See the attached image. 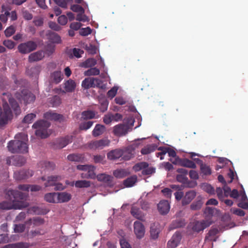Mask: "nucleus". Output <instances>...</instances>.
<instances>
[{
    "label": "nucleus",
    "instance_id": "nucleus-1",
    "mask_svg": "<svg viewBox=\"0 0 248 248\" xmlns=\"http://www.w3.org/2000/svg\"><path fill=\"white\" fill-rule=\"evenodd\" d=\"M15 140L9 142L7 146L8 150L12 153H26L28 152L27 142L28 135L24 133H20L15 137Z\"/></svg>",
    "mask_w": 248,
    "mask_h": 248
},
{
    "label": "nucleus",
    "instance_id": "nucleus-2",
    "mask_svg": "<svg viewBox=\"0 0 248 248\" xmlns=\"http://www.w3.org/2000/svg\"><path fill=\"white\" fill-rule=\"evenodd\" d=\"M212 222L208 220H196L191 222L188 227L187 233L193 235L194 233H199L210 226Z\"/></svg>",
    "mask_w": 248,
    "mask_h": 248
},
{
    "label": "nucleus",
    "instance_id": "nucleus-3",
    "mask_svg": "<svg viewBox=\"0 0 248 248\" xmlns=\"http://www.w3.org/2000/svg\"><path fill=\"white\" fill-rule=\"evenodd\" d=\"M50 123L45 120H40L32 125L33 128L36 129L35 134L41 139H45L48 137L49 134L47 129L50 126Z\"/></svg>",
    "mask_w": 248,
    "mask_h": 248
},
{
    "label": "nucleus",
    "instance_id": "nucleus-4",
    "mask_svg": "<svg viewBox=\"0 0 248 248\" xmlns=\"http://www.w3.org/2000/svg\"><path fill=\"white\" fill-rule=\"evenodd\" d=\"M41 179L43 181H46V182L44 184L46 187L54 186L53 189L55 190H62L64 188L62 183L58 182L61 179V177L59 176H48L47 179L45 176H43Z\"/></svg>",
    "mask_w": 248,
    "mask_h": 248
},
{
    "label": "nucleus",
    "instance_id": "nucleus-5",
    "mask_svg": "<svg viewBox=\"0 0 248 248\" xmlns=\"http://www.w3.org/2000/svg\"><path fill=\"white\" fill-rule=\"evenodd\" d=\"M28 197L27 193H23L18 190H8L6 194V199L15 202L18 200H26Z\"/></svg>",
    "mask_w": 248,
    "mask_h": 248
},
{
    "label": "nucleus",
    "instance_id": "nucleus-6",
    "mask_svg": "<svg viewBox=\"0 0 248 248\" xmlns=\"http://www.w3.org/2000/svg\"><path fill=\"white\" fill-rule=\"evenodd\" d=\"M16 97L20 101H24L25 104L30 103L33 102L35 99V96L28 90H22L20 92L15 93Z\"/></svg>",
    "mask_w": 248,
    "mask_h": 248
},
{
    "label": "nucleus",
    "instance_id": "nucleus-7",
    "mask_svg": "<svg viewBox=\"0 0 248 248\" xmlns=\"http://www.w3.org/2000/svg\"><path fill=\"white\" fill-rule=\"evenodd\" d=\"M37 44L32 41H29L27 42L21 43L18 46L19 52L22 54H27L35 50L37 48Z\"/></svg>",
    "mask_w": 248,
    "mask_h": 248
},
{
    "label": "nucleus",
    "instance_id": "nucleus-8",
    "mask_svg": "<svg viewBox=\"0 0 248 248\" xmlns=\"http://www.w3.org/2000/svg\"><path fill=\"white\" fill-rule=\"evenodd\" d=\"M72 136H66L64 137L58 138L53 142V148L54 149H62L69 143L72 142Z\"/></svg>",
    "mask_w": 248,
    "mask_h": 248
},
{
    "label": "nucleus",
    "instance_id": "nucleus-9",
    "mask_svg": "<svg viewBox=\"0 0 248 248\" xmlns=\"http://www.w3.org/2000/svg\"><path fill=\"white\" fill-rule=\"evenodd\" d=\"M44 117L48 120L58 121L60 123L65 121L64 117L60 114L49 111L44 113Z\"/></svg>",
    "mask_w": 248,
    "mask_h": 248
},
{
    "label": "nucleus",
    "instance_id": "nucleus-10",
    "mask_svg": "<svg viewBox=\"0 0 248 248\" xmlns=\"http://www.w3.org/2000/svg\"><path fill=\"white\" fill-rule=\"evenodd\" d=\"M33 171L30 170H22L14 172V177L17 180L28 179L33 175Z\"/></svg>",
    "mask_w": 248,
    "mask_h": 248
},
{
    "label": "nucleus",
    "instance_id": "nucleus-11",
    "mask_svg": "<svg viewBox=\"0 0 248 248\" xmlns=\"http://www.w3.org/2000/svg\"><path fill=\"white\" fill-rule=\"evenodd\" d=\"M129 126L127 124H119L113 128V133L117 136H123L125 135L128 131Z\"/></svg>",
    "mask_w": 248,
    "mask_h": 248
},
{
    "label": "nucleus",
    "instance_id": "nucleus-12",
    "mask_svg": "<svg viewBox=\"0 0 248 248\" xmlns=\"http://www.w3.org/2000/svg\"><path fill=\"white\" fill-rule=\"evenodd\" d=\"M134 231L138 238H142L145 234V228L143 224L139 221L134 222Z\"/></svg>",
    "mask_w": 248,
    "mask_h": 248
},
{
    "label": "nucleus",
    "instance_id": "nucleus-13",
    "mask_svg": "<svg viewBox=\"0 0 248 248\" xmlns=\"http://www.w3.org/2000/svg\"><path fill=\"white\" fill-rule=\"evenodd\" d=\"M182 236L179 232H176L168 241L167 246L168 248H175L178 246L181 240Z\"/></svg>",
    "mask_w": 248,
    "mask_h": 248
},
{
    "label": "nucleus",
    "instance_id": "nucleus-14",
    "mask_svg": "<svg viewBox=\"0 0 248 248\" xmlns=\"http://www.w3.org/2000/svg\"><path fill=\"white\" fill-rule=\"evenodd\" d=\"M108 141L106 140H94L89 143L88 147L89 149L93 150L102 149L104 146L108 145Z\"/></svg>",
    "mask_w": 248,
    "mask_h": 248
},
{
    "label": "nucleus",
    "instance_id": "nucleus-15",
    "mask_svg": "<svg viewBox=\"0 0 248 248\" xmlns=\"http://www.w3.org/2000/svg\"><path fill=\"white\" fill-rule=\"evenodd\" d=\"M2 94L3 95H7L9 103L15 114L16 115H19L21 112V110L18 103L15 99L11 97V94L5 93H3Z\"/></svg>",
    "mask_w": 248,
    "mask_h": 248
},
{
    "label": "nucleus",
    "instance_id": "nucleus-16",
    "mask_svg": "<svg viewBox=\"0 0 248 248\" xmlns=\"http://www.w3.org/2000/svg\"><path fill=\"white\" fill-rule=\"evenodd\" d=\"M196 196V192L194 190L186 192L182 199V204L183 206L189 204Z\"/></svg>",
    "mask_w": 248,
    "mask_h": 248
},
{
    "label": "nucleus",
    "instance_id": "nucleus-17",
    "mask_svg": "<svg viewBox=\"0 0 248 248\" xmlns=\"http://www.w3.org/2000/svg\"><path fill=\"white\" fill-rule=\"evenodd\" d=\"M158 211L161 215H166L170 211V205L167 200L161 201L157 205Z\"/></svg>",
    "mask_w": 248,
    "mask_h": 248
},
{
    "label": "nucleus",
    "instance_id": "nucleus-18",
    "mask_svg": "<svg viewBox=\"0 0 248 248\" xmlns=\"http://www.w3.org/2000/svg\"><path fill=\"white\" fill-rule=\"evenodd\" d=\"M130 213L136 218L142 221H145V215L139 208L133 206L131 207Z\"/></svg>",
    "mask_w": 248,
    "mask_h": 248
},
{
    "label": "nucleus",
    "instance_id": "nucleus-19",
    "mask_svg": "<svg viewBox=\"0 0 248 248\" xmlns=\"http://www.w3.org/2000/svg\"><path fill=\"white\" fill-rule=\"evenodd\" d=\"M45 56L44 52L42 51H38L35 52L31 53L29 56V62H32L41 60Z\"/></svg>",
    "mask_w": 248,
    "mask_h": 248
},
{
    "label": "nucleus",
    "instance_id": "nucleus-20",
    "mask_svg": "<svg viewBox=\"0 0 248 248\" xmlns=\"http://www.w3.org/2000/svg\"><path fill=\"white\" fill-rule=\"evenodd\" d=\"M97 81L96 78H87L82 81L81 85L85 89L95 88V82Z\"/></svg>",
    "mask_w": 248,
    "mask_h": 248
},
{
    "label": "nucleus",
    "instance_id": "nucleus-21",
    "mask_svg": "<svg viewBox=\"0 0 248 248\" xmlns=\"http://www.w3.org/2000/svg\"><path fill=\"white\" fill-rule=\"evenodd\" d=\"M72 198L70 194L65 192L57 193V203H63L69 202Z\"/></svg>",
    "mask_w": 248,
    "mask_h": 248
},
{
    "label": "nucleus",
    "instance_id": "nucleus-22",
    "mask_svg": "<svg viewBox=\"0 0 248 248\" xmlns=\"http://www.w3.org/2000/svg\"><path fill=\"white\" fill-rule=\"evenodd\" d=\"M158 150L161 151L160 152L156 153V156L158 157H159V155H165L166 153H168L170 157H174L176 156V153L175 151L169 148L160 147Z\"/></svg>",
    "mask_w": 248,
    "mask_h": 248
},
{
    "label": "nucleus",
    "instance_id": "nucleus-23",
    "mask_svg": "<svg viewBox=\"0 0 248 248\" xmlns=\"http://www.w3.org/2000/svg\"><path fill=\"white\" fill-rule=\"evenodd\" d=\"M30 246V244L28 243L18 242L6 245L1 248H29Z\"/></svg>",
    "mask_w": 248,
    "mask_h": 248
},
{
    "label": "nucleus",
    "instance_id": "nucleus-24",
    "mask_svg": "<svg viewBox=\"0 0 248 248\" xmlns=\"http://www.w3.org/2000/svg\"><path fill=\"white\" fill-rule=\"evenodd\" d=\"M12 202L3 201L0 203V209L1 210H10L11 209L20 208V207H16V205L14 204Z\"/></svg>",
    "mask_w": 248,
    "mask_h": 248
},
{
    "label": "nucleus",
    "instance_id": "nucleus-25",
    "mask_svg": "<svg viewBox=\"0 0 248 248\" xmlns=\"http://www.w3.org/2000/svg\"><path fill=\"white\" fill-rule=\"evenodd\" d=\"M160 232V229L158 227V224L153 223L151 224L150 227V234L151 237L155 239L158 238V234Z\"/></svg>",
    "mask_w": 248,
    "mask_h": 248
},
{
    "label": "nucleus",
    "instance_id": "nucleus-26",
    "mask_svg": "<svg viewBox=\"0 0 248 248\" xmlns=\"http://www.w3.org/2000/svg\"><path fill=\"white\" fill-rule=\"evenodd\" d=\"M39 166L44 170H52L55 169V164L52 162L47 161H42L39 162Z\"/></svg>",
    "mask_w": 248,
    "mask_h": 248
},
{
    "label": "nucleus",
    "instance_id": "nucleus-27",
    "mask_svg": "<svg viewBox=\"0 0 248 248\" xmlns=\"http://www.w3.org/2000/svg\"><path fill=\"white\" fill-rule=\"evenodd\" d=\"M105 127L101 124H97L92 132L93 136L94 137L102 135L105 131Z\"/></svg>",
    "mask_w": 248,
    "mask_h": 248
},
{
    "label": "nucleus",
    "instance_id": "nucleus-28",
    "mask_svg": "<svg viewBox=\"0 0 248 248\" xmlns=\"http://www.w3.org/2000/svg\"><path fill=\"white\" fill-rule=\"evenodd\" d=\"M99 89V93L100 94L99 97H101L103 98L108 96V90L107 82L105 83L103 81Z\"/></svg>",
    "mask_w": 248,
    "mask_h": 248
},
{
    "label": "nucleus",
    "instance_id": "nucleus-29",
    "mask_svg": "<svg viewBox=\"0 0 248 248\" xmlns=\"http://www.w3.org/2000/svg\"><path fill=\"white\" fill-rule=\"evenodd\" d=\"M75 82L72 79H69L64 83V88L66 92H72L76 88Z\"/></svg>",
    "mask_w": 248,
    "mask_h": 248
},
{
    "label": "nucleus",
    "instance_id": "nucleus-30",
    "mask_svg": "<svg viewBox=\"0 0 248 248\" xmlns=\"http://www.w3.org/2000/svg\"><path fill=\"white\" fill-rule=\"evenodd\" d=\"M48 104L52 107H57L62 103L61 99L58 95H54L48 98Z\"/></svg>",
    "mask_w": 248,
    "mask_h": 248
},
{
    "label": "nucleus",
    "instance_id": "nucleus-31",
    "mask_svg": "<svg viewBox=\"0 0 248 248\" xmlns=\"http://www.w3.org/2000/svg\"><path fill=\"white\" fill-rule=\"evenodd\" d=\"M45 200L50 203H57V193H48L46 194L44 197Z\"/></svg>",
    "mask_w": 248,
    "mask_h": 248
},
{
    "label": "nucleus",
    "instance_id": "nucleus-32",
    "mask_svg": "<svg viewBox=\"0 0 248 248\" xmlns=\"http://www.w3.org/2000/svg\"><path fill=\"white\" fill-rule=\"evenodd\" d=\"M180 164L181 166L188 168L195 169L196 168V165L192 161L186 158L181 160Z\"/></svg>",
    "mask_w": 248,
    "mask_h": 248
},
{
    "label": "nucleus",
    "instance_id": "nucleus-33",
    "mask_svg": "<svg viewBox=\"0 0 248 248\" xmlns=\"http://www.w3.org/2000/svg\"><path fill=\"white\" fill-rule=\"evenodd\" d=\"M96 60L94 58H89L80 63V66L84 68L92 67L96 64Z\"/></svg>",
    "mask_w": 248,
    "mask_h": 248
},
{
    "label": "nucleus",
    "instance_id": "nucleus-34",
    "mask_svg": "<svg viewBox=\"0 0 248 248\" xmlns=\"http://www.w3.org/2000/svg\"><path fill=\"white\" fill-rule=\"evenodd\" d=\"M52 80L57 84L61 81L63 78V76L61 71H57L54 72L51 75Z\"/></svg>",
    "mask_w": 248,
    "mask_h": 248
},
{
    "label": "nucleus",
    "instance_id": "nucleus-35",
    "mask_svg": "<svg viewBox=\"0 0 248 248\" xmlns=\"http://www.w3.org/2000/svg\"><path fill=\"white\" fill-rule=\"evenodd\" d=\"M91 185V182L87 180H78L75 182V186L77 188H88Z\"/></svg>",
    "mask_w": 248,
    "mask_h": 248
},
{
    "label": "nucleus",
    "instance_id": "nucleus-36",
    "mask_svg": "<svg viewBox=\"0 0 248 248\" xmlns=\"http://www.w3.org/2000/svg\"><path fill=\"white\" fill-rule=\"evenodd\" d=\"M156 148V146L154 144L147 145L141 150L142 155H148L155 151Z\"/></svg>",
    "mask_w": 248,
    "mask_h": 248
},
{
    "label": "nucleus",
    "instance_id": "nucleus-37",
    "mask_svg": "<svg viewBox=\"0 0 248 248\" xmlns=\"http://www.w3.org/2000/svg\"><path fill=\"white\" fill-rule=\"evenodd\" d=\"M123 155V152L120 149H116L109 152V159H115L120 158Z\"/></svg>",
    "mask_w": 248,
    "mask_h": 248
},
{
    "label": "nucleus",
    "instance_id": "nucleus-38",
    "mask_svg": "<svg viewBox=\"0 0 248 248\" xmlns=\"http://www.w3.org/2000/svg\"><path fill=\"white\" fill-rule=\"evenodd\" d=\"M185 225L184 220L181 218L177 219L172 221L171 224L170 228L172 229L180 228Z\"/></svg>",
    "mask_w": 248,
    "mask_h": 248
},
{
    "label": "nucleus",
    "instance_id": "nucleus-39",
    "mask_svg": "<svg viewBox=\"0 0 248 248\" xmlns=\"http://www.w3.org/2000/svg\"><path fill=\"white\" fill-rule=\"evenodd\" d=\"M137 177L136 175L130 177L124 181V185L126 187L132 186L137 182Z\"/></svg>",
    "mask_w": 248,
    "mask_h": 248
},
{
    "label": "nucleus",
    "instance_id": "nucleus-40",
    "mask_svg": "<svg viewBox=\"0 0 248 248\" xmlns=\"http://www.w3.org/2000/svg\"><path fill=\"white\" fill-rule=\"evenodd\" d=\"M100 74V70L96 67H91L90 69L85 71L84 75L85 76H97Z\"/></svg>",
    "mask_w": 248,
    "mask_h": 248
},
{
    "label": "nucleus",
    "instance_id": "nucleus-41",
    "mask_svg": "<svg viewBox=\"0 0 248 248\" xmlns=\"http://www.w3.org/2000/svg\"><path fill=\"white\" fill-rule=\"evenodd\" d=\"M49 40L51 42L55 44H60L62 42L61 37L55 32H51L50 33Z\"/></svg>",
    "mask_w": 248,
    "mask_h": 248
},
{
    "label": "nucleus",
    "instance_id": "nucleus-42",
    "mask_svg": "<svg viewBox=\"0 0 248 248\" xmlns=\"http://www.w3.org/2000/svg\"><path fill=\"white\" fill-rule=\"evenodd\" d=\"M107 97L102 98L101 97H99V102L100 103V109L102 112H104L107 109L108 106V102L107 101Z\"/></svg>",
    "mask_w": 248,
    "mask_h": 248
},
{
    "label": "nucleus",
    "instance_id": "nucleus-43",
    "mask_svg": "<svg viewBox=\"0 0 248 248\" xmlns=\"http://www.w3.org/2000/svg\"><path fill=\"white\" fill-rule=\"evenodd\" d=\"M82 118L84 120L91 119L95 117V113L92 110H87L83 111L82 113Z\"/></svg>",
    "mask_w": 248,
    "mask_h": 248
},
{
    "label": "nucleus",
    "instance_id": "nucleus-44",
    "mask_svg": "<svg viewBox=\"0 0 248 248\" xmlns=\"http://www.w3.org/2000/svg\"><path fill=\"white\" fill-rule=\"evenodd\" d=\"M67 159L71 161L80 162L82 161L83 157L81 155L70 154L67 156Z\"/></svg>",
    "mask_w": 248,
    "mask_h": 248
},
{
    "label": "nucleus",
    "instance_id": "nucleus-45",
    "mask_svg": "<svg viewBox=\"0 0 248 248\" xmlns=\"http://www.w3.org/2000/svg\"><path fill=\"white\" fill-rule=\"evenodd\" d=\"M95 167L92 165H89L86 171L88 173V178L90 179H94L96 178V175L94 172Z\"/></svg>",
    "mask_w": 248,
    "mask_h": 248
},
{
    "label": "nucleus",
    "instance_id": "nucleus-46",
    "mask_svg": "<svg viewBox=\"0 0 248 248\" xmlns=\"http://www.w3.org/2000/svg\"><path fill=\"white\" fill-rule=\"evenodd\" d=\"M148 164L147 162H141L138 163L134 165L133 167V169L137 171H140L141 170H144L148 167Z\"/></svg>",
    "mask_w": 248,
    "mask_h": 248
},
{
    "label": "nucleus",
    "instance_id": "nucleus-47",
    "mask_svg": "<svg viewBox=\"0 0 248 248\" xmlns=\"http://www.w3.org/2000/svg\"><path fill=\"white\" fill-rule=\"evenodd\" d=\"M202 204V201H197L196 202H193L190 205V209L192 210H198L201 208Z\"/></svg>",
    "mask_w": 248,
    "mask_h": 248
},
{
    "label": "nucleus",
    "instance_id": "nucleus-48",
    "mask_svg": "<svg viewBox=\"0 0 248 248\" xmlns=\"http://www.w3.org/2000/svg\"><path fill=\"white\" fill-rule=\"evenodd\" d=\"M30 221H32V223L35 226H39L44 223V219L40 217H35L32 219H30Z\"/></svg>",
    "mask_w": 248,
    "mask_h": 248
},
{
    "label": "nucleus",
    "instance_id": "nucleus-49",
    "mask_svg": "<svg viewBox=\"0 0 248 248\" xmlns=\"http://www.w3.org/2000/svg\"><path fill=\"white\" fill-rule=\"evenodd\" d=\"M72 53L71 55H73L74 56L77 58H79L81 57V54H83L84 51L78 48H74L71 50Z\"/></svg>",
    "mask_w": 248,
    "mask_h": 248
},
{
    "label": "nucleus",
    "instance_id": "nucleus-50",
    "mask_svg": "<svg viewBox=\"0 0 248 248\" xmlns=\"http://www.w3.org/2000/svg\"><path fill=\"white\" fill-rule=\"evenodd\" d=\"M122 115L119 113L112 114L109 113V123L112 121L118 122L122 119Z\"/></svg>",
    "mask_w": 248,
    "mask_h": 248
},
{
    "label": "nucleus",
    "instance_id": "nucleus-51",
    "mask_svg": "<svg viewBox=\"0 0 248 248\" xmlns=\"http://www.w3.org/2000/svg\"><path fill=\"white\" fill-rule=\"evenodd\" d=\"M113 175L115 177L118 178H122L126 175L125 171L124 170H117L114 171Z\"/></svg>",
    "mask_w": 248,
    "mask_h": 248
},
{
    "label": "nucleus",
    "instance_id": "nucleus-52",
    "mask_svg": "<svg viewBox=\"0 0 248 248\" xmlns=\"http://www.w3.org/2000/svg\"><path fill=\"white\" fill-rule=\"evenodd\" d=\"M16 165L21 166L26 163V159L23 156H18L15 157Z\"/></svg>",
    "mask_w": 248,
    "mask_h": 248
},
{
    "label": "nucleus",
    "instance_id": "nucleus-53",
    "mask_svg": "<svg viewBox=\"0 0 248 248\" xmlns=\"http://www.w3.org/2000/svg\"><path fill=\"white\" fill-rule=\"evenodd\" d=\"M36 115L33 113L28 114L26 115L23 120V122L25 123H31L32 120L35 118Z\"/></svg>",
    "mask_w": 248,
    "mask_h": 248
},
{
    "label": "nucleus",
    "instance_id": "nucleus-54",
    "mask_svg": "<svg viewBox=\"0 0 248 248\" xmlns=\"http://www.w3.org/2000/svg\"><path fill=\"white\" fill-rule=\"evenodd\" d=\"M96 178L99 181L103 182H108V175L105 173H100L98 174Z\"/></svg>",
    "mask_w": 248,
    "mask_h": 248
},
{
    "label": "nucleus",
    "instance_id": "nucleus-55",
    "mask_svg": "<svg viewBox=\"0 0 248 248\" xmlns=\"http://www.w3.org/2000/svg\"><path fill=\"white\" fill-rule=\"evenodd\" d=\"M133 151H127V148L126 150L124 152L123 155H122L123 158L125 160H128L131 159V158L133 156Z\"/></svg>",
    "mask_w": 248,
    "mask_h": 248
},
{
    "label": "nucleus",
    "instance_id": "nucleus-56",
    "mask_svg": "<svg viewBox=\"0 0 248 248\" xmlns=\"http://www.w3.org/2000/svg\"><path fill=\"white\" fill-rule=\"evenodd\" d=\"M202 172L205 175H209L211 174V170L210 168L205 165H202L201 167Z\"/></svg>",
    "mask_w": 248,
    "mask_h": 248
},
{
    "label": "nucleus",
    "instance_id": "nucleus-57",
    "mask_svg": "<svg viewBox=\"0 0 248 248\" xmlns=\"http://www.w3.org/2000/svg\"><path fill=\"white\" fill-rule=\"evenodd\" d=\"M93 124V122L89 121L86 123H83L80 124L79 128L80 130H87L89 129Z\"/></svg>",
    "mask_w": 248,
    "mask_h": 248
},
{
    "label": "nucleus",
    "instance_id": "nucleus-58",
    "mask_svg": "<svg viewBox=\"0 0 248 248\" xmlns=\"http://www.w3.org/2000/svg\"><path fill=\"white\" fill-rule=\"evenodd\" d=\"M15 31V27L13 26H10L5 30L4 33L6 37H10L14 34Z\"/></svg>",
    "mask_w": 248,
    "mask_h": 248
},
{
    "label": "nucleus",
    "instance_id": "nucleus-59",
    "mask_svg": "<svg viewBox=\"0 0 248 248\" xmlns=\"http://www.w3.org/2000/svg\"><path fill=\"white\" fill-rule=\"evenodd\" d=\"M92 33V30L90 27H87L85 28H82L79 31L80 35L86 36Z\"/></svg>",
    "mask_w": 248,
    "mask_h": 248
},
{
    "label": "nucleus",
    "instance_id": "nucleus-60",
    "mask_svg": "<svg viewBox=\"0 0 248 248\" xmlns=\"http://www.w3.org/2000/svg\"><path fill=\"white\" fill-rule=\"evenodd\" d=\"M71 9L75 12H80L81 13H84V10L82 7L79 5L74 4L71 6Z\"/></svg>",
    "mask_w": 248,
    "mask_h": 248
},
{
    "label": "nucleus",
    "instance_id": "nucleus-61",
    "mask_svg": "<svg viewBox=\"0 0 248 248\" xmlns=\"http://www.w3.org/2000/svg\"><path fill=\"white\" fill-rule=\"evenodd\" d=\"M216 210L215 208L207 207L204 210V214L206 215V216L210 217L213 216L214 214L215 210Z\"/></svg>",
    "mask_w": 248,
    "mask_h": 248
},
{
    "label": "nucleus",
    "instance_id": "nucleus-62",
    "mask_svg": "<svg viewBox=\"0 0 248 248\" xmlns=\"http://www.w3.org/2000/svg\"><path fill=\"white\" fill-rule=\"evenodd\" d=\"M119 89V87L115 86L112 87L109 91V99H111L115 96L117 94V91Z\"/></svg>",
    "mask_w": 248,
    "mask_h": 248
},
{
    "label": "nucleus",
    "instance_id": "nucleus-63",
    "mask_svg": "<svg viewBox=\"0 0 248 248\" xmlns=\"http://www.w3.org/2000/svg\"><path fill=\"white\" fill-rule=\"evenodd\" d=\"M172 191L171 189L166 187L161 190V192L167 198H170L171 196Z\"/></svg>",
    "mask_w": 248,
    "mask_h": 248
},
{
    "label": "nucleus",
    "instance_id": "nucleus-64",
    "mask_svg": "<svg viewBox=\"0 0 248 248\" xmlns=\"http://www.w3.org/2000/svg\"><path fill=\"white\" fill-rule=\"evenodd\" d=\"M120 244L121 248H132L129 243L124 238L120 240Z\"/></svg>",
    "mask_w": 248,
    "mask_h": 248
}]
</instances>
